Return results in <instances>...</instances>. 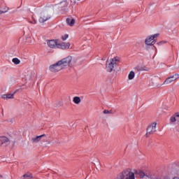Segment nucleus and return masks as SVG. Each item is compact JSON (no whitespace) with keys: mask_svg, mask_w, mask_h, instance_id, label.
<instances>
[{"mask_svg":"<svg viewBox=\"0 0 179 179\" xmlns=\"http://www.w3.org/2000/svg\"><path fill=\"white\" fill-rule=\"evenodd\" d=\"M103 114H113V110H103Z\"/></svg>","mask_w":179,"mask_h":179,"instance_id":"412c9836","label":"nucleus"},{"mask_svg":"<svg viewBox=\"0 0 179 179\" xmlns=\"http://www.w3.org/2000/svg\"><path fill=\"white\" fill-rule=\"evenodd\" d=\"M29 23H31V24H37V20H35L34 17H32V21L29 20Z\"/></svg>","mask_w":179,"mask_h":179,"instance_id":"aec40b11","label":"nucleus"},{"mask_svg":"<svg viewBox=\"0 0 179 179\" xmlns=\"http://www.w3.org/2000/svg\"><path fill=\"white\" fill-rule=\"evenodd\" d=\"M134 176H137L138 178H145L146 177V174L141 169H137L135 171V173H134Z\"/></svg>","mask_w":179,"mask_h":179,"instance_id":"9b49d317","label":"nucleus"},{"mask_svg":"<svg viewBox=\"0 0 179 179\" xmlns=\"http://www.w3.org/2000/svg\"><path fill=\"white\" fill-rule=\"evenodd\" d=\"M171 124H176V122H179V112L175 113L172 115L169 119Z\"/></svg>","mask_w":179,"mask_h":179,"instance_id":"1a4fd4ad","label":"nucleus"},{"mask_svg":"<svg viewBox=\"0 0 179 179\" xmlns=\"http://www.w3.org/2000/svg\"><path fill=\"white\" fill-rule=\"evenodd\" d=\"M134 78H135V72L131 71L129 72V73L128 75V79H129V80H132V79H134Z\"/></svg>","mask_w":179,"mask_h":179,"instance_id":"dca6fc26","label":"nucleus"},{"mask_svg":"<svg viewBox=\"0 0 179 179\" xmlns=\"http://www.w3.org/2000/svg\"><path fill=\"white\" fill-rule=\"evenodd\" d=\"M8 10H9L8 8H7L6 10H0V15H2V13H6V12H8Z\"/></svg>","mask_w":179,"mask_h":179,"instance_id":"b1692460","label":"nucleus"},{"mask_svg":"<svg viewBox=\"0 0 179 179\" xmlns=\"http://www.w3.org/2000/svg\"><path fill=\"white\" fill-rule=\"evenodd\" d=\"M69 37V36L68 34H64L63 36H62V38L63 41H65V40H66Z\"/></svg>","mask_w":179,"mask_h":179,"instance_id":"4be33fe9","label":"nucleus"},{"mask_svg":"<svg viewBox=\"0 0 179 179\" xmlns=\"http://www.w3.org/2000/svg\"><path fill=\"white\" fill-rule=\"evenodd\" d=\"M62 3L64 6H68V1H63L62 2Z\"/></svg>","mask_w":179,"mask_h":179,"instance_id":"393cba45","label":"nucleus"},{"mask_svg":"<svg viewBox=\"0 0 179 179\" xmlns=\"http://www.w3.org/2000/svg\"><path fill=\"white\" fill-rule=\"evenodd\" d=\"M13 94H7V99H13Z\"/></svg>","mask_w":179,"mask_h":179,"instance_id":"5701e85b","label":"nucleus"},{"mask_svg":"<svg viewBox=\"0 0 179 179\" xmlns=\"http://www.w3.org/2000/svg\"><path fill=\"white\" fill-rule=\"evenodd\" d=\"M173 179H179V178L178 177H175Z\"/></svg>","mask_w":179,"mask_h":179,"instance_id":"cd10ccee","label":"nucleus"},{"mask_svg":"<svg viewBox=\"0 0 179 179\" xmlns=\"http://www.w3.org/2000/svg\"><path fill=\"white\" fill-rule=\"evenodd\" d=\"M164 42H159L158 44H163Z\"/></svg>","mask_w":179,"mask_h":179,"instance_id":"bb28decb","label":"nucleus"},{"mask_svg":"<svg viewBox=\"0 0 179 179\" xmlns=\"http://www.w3.org/2000/svg\"><path fill=\"white\" fill-rule=\"evenodd\" d=\"M23 177H24V178L31 179V178H33V175L30 173H25L23 176Z\"/></svg>","mask_w":179,"mask_h":179,"instance_id":"a211bd4d","label":"nucleus"},{"mask_svg":"<svg viewBox=\"0 0 179 179\" xmlns=\"http://www.w3.org/2000/svg\"><path fill=\"white\" fill-rule=\"evenodd\" d=\"M51 19V15L48 14L47 11H42L40 14V17L38 19L39 23H45L47 20H50Z\"/></svg>","mask_w":179,"mask_h":179,"instance_id":"7ed1b4c3","label":"nucleus"},{"mask_svg":"<svg viewBox=\"0 0 179 179\" xmlns=\"http://www.w3.org/2000/svg\"><path fill=\"white\" fill-rule=\"evenodd\" d=\"M157 126V123L154 122L148 125L147 128L146 136H149V135H153L155 132H156V127Z\"/></svg>","mask_w":179,"mask_h":179,"instance_id":"20e7f679","label":"nucleus"},{"mask_svg":"<svg viewBox=\"0 0 179 179\" xmlns=\"http://www.w3.org/2000/svg\"><path fill=\"white\" fill-rule=\"evenodd\" d=\"M2 99H4V100L8 99V94H3V95L2 96Z\"/></svg>","mask_w":179,"mask_h":179,"instance_id":"a878e982","label":"nucleus"},{"mask_svg":"<svg viewBox=\"0 0 179 179\" xmlns=\"http://www.w3.org/2000/svg\"><path fill=\"white\" fill-rule=\"evenodd\" d=\"M44 136H45V134H42L41 136H36L35 137H33L31 139V142L32 143H38V142L41 141V139H43V138H44Z\"/></svg>","mask_w":179,"mask_h":179,"instance_id":"9d476101","label":"nucleus"},{"mask_svg":"<svg viewBox=\"0 0 179 179\" xmlns=\"http://www.w3.org/2000/svg\"><path fill=\"white\" fill-rule=\"evenodd\" d=\"M59 64H60L63 69L65 66H72V57L68 56L67 57L62 59L59 61Z\"/></svg>","mask_w":179,"mask_h":179,"instance_id":"f03ea898","label":"nucleus"},{"mask_svg":"<svg viewBox=\"0 0 179 179\" xmlns=\"http://www.w3.org/2000/svg\"><path fill=\"white\" fill-rule=\"evenodd\" d=\"M69 47H71L69 43H62L57 45V48H61L62 50H68Z\"/></svg>","mask_w":179,"mask_h":179,"instance_id":"ddd939ff","label":"nucleus"},{"mask_svg":"<svg viewBox=\"0 0 179 179\" xmlns=\"http://www.w3.org/2000/svg\"><path fill=\"white\" fill-rule=\"evenodd\" d=\"M73 103H75V104H79V103H80L81 100H80V97L79 96H75L73 99Z\"/></svg>","mask_w":179,"mask_h":179,"instance_id":"f3484780","label":"nucleus"},{"mask_svg":"<svg viewBox=\"0 0 179 179\" xmlns=\"http://www.w3.org/2000/svg\"><path fill=\"white\" fill-rule=\"evenodd\" d=\"M58 42H57V41L55 40H51L48 41V45L50 48H58Z\"/></svg>","mask_w":179,"mask_h":179,"instance_id":"f8f14e48","label":"nucleus"},{"mask_svg":"<svg viewBox=\"0 0 179 179\" xmlns=\"http://www.w3.org/2000/svg\"><path fill=\"white\" fill-rule=\"evenodd\" d=\"M156 37H159V34L148 36L145 41V43L147 45H153V44H156V40H155Z\"/></svg>","mask_w":179,"mask_h":179,"instance_id":"39448f33","label":"nucleus"},{"mask_svg":"<svg viewBox=\"0 0 179 179\" xmlns=\"http://www.w3.org/2000/svg\"><path fill=\"white\" fill-rule=\"evenodd\" d=\"M62 69H63V68L61 64H59V62L50 66V71H51V72H59Z\"/></svg>","mask_w":179,"mask_h":179,"instance_id":"6e6552de","label":"nucleus"},{"mask_svg":"<svg viewBox=\"0 0 179 179\" xmlns=\"http://www.w3.org/2000/svg\"><path fill=\"white\" fill-rule=\"evenodd\" d=\"M121 62V60L120 59V57H115L110 59H108L106 61V71L107 72H113V69L117 66V64Z\"/></svg>","mask_w":179,"mask_h":179,"instance_id":"f257e3e1","label":"nucleus"},{"mask_svg":"<svg viewBox=\"0 0 179 179\" xmlns=\"http://www.w3.org/2000/svg\"><path fill=\"white\" fill-rule=\"evenodd\" d=\"M13 64H15V65H19V64H20V59H17V58H13L12 59Z\"/></svg>","mask_w":179,"mask_h":179,"instance_id":"6ab92c4d","label":"nucleus"},{"mask_svg":"<svg viewBox=\"0 0 179 179\" xmlns=\"http://www.w3.org/2000/svg\"><path fill=\"white\" fill-rule=\"evenodd\" d=\"M179 78V74H174L173 76H171L168 77L164 82V85H170V83H173V82H175V80H177V79Z\"/></svg>","mask_w":179,"mask_h":179,"instance_id":"0eeeda50","label":"nucleus"},{"mask_svg":"<svg viewBox=\"0 0 179 179\" xmlns=\"http://www.w3.org/2000/svg\"><path fill=\"white\" fill-rule=\"evenodd\" d=\"M66 22L68 24V26L73 27V26L75 25V19H73V17L66 18Z\"/></svg>","mask_w":179,"mask_h":179,"instance_id":"2eb2a0df","label":"nucleus"},{"mask_svg":"<svg viewBox=\"0 0 179 179\" xmlns=\"http://www.w3.org/2000/svg\"><path fill=\"white\" fill-rule=\"evenodd\" d=\"M78 1H80V0H78Z\"/></svg>","mask_w":179,"mask_h":179,"instance_id":"c756f323","label":"nucleus"},{"mask_svg":"<svg viewBox=\"0 0 179 179\" xmlns=\"http://www.w3.org/2000/svg\"><path fill=\"white\" fill-rule=\"evenodd\" d=\"M12 142L10 138H8L5 136H0V148L1 146H4V148H6V146H9V144Z\"/></svg>","mask_w":179,"mask_h":179,"instance_id":"423d86ee","label":"nucleus"},{"mask_svg":"<svg viewBox=\"0 0 179 179\" xmlns=\"http://www.w3.org/2000/svg\"><path fill=\"white\" fill-rule=\"evenodd\" d=\"M0 177L2 178V175H0Z\"/></svg>","mask_w":179,"mask_h":179,"instance_id":"c85d7f7f","label":"nucleus"},{"mask_svg":"<svg viewBox=\"0 0 179 179\" xmlns=\"http://www.w3.org/2000/svg\"><path fill=\"white\" fill-rule=\"evenodd\" d=\"M134 69L135 71H145V72H148L150 70L148 67H146L145 66H137L134 67Z\"/></svg>","mask_w":179,"mask_h":179,"instance_id":"4468645a","label":"nucleus"}]
</instances>
